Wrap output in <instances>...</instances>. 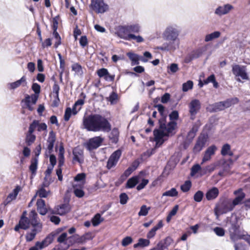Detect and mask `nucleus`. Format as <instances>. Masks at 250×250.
I'll list each match as a JSON object with an SVG mask.
<instances>
[{"label": "nucleus", "instance_id": "f257e3e1", "mask_svg": "<svg viewBox=\"0 0 250 250\" xmlns=\"http://www.w3.org/2000/svg\"><path fill=\"white\" fill-rule=\"evenodd\" d=\"M161 115L159 120V128L155 129L153 131L154 140L156 142L155 147H160L165 142L164 137L169 136V133L174 129L176 123L174 121H170L167 124V116L164 114L165 107L161 104L154 105Z\"/></svg>", "mask_w": 250, "mask_h": 250}, {"label": "nucleus", "instance_id": "f03ea898", "mask_svg": "<svg viewBox=\"0 0 250 250\" xmlns=\"http://www.w3.org/2000/svg\"><path fill=\"white\" fill-rule=\"evenodd\" d=\"M180 32L179 27L176 24H170L167 26L162 33V38L167 42L158 46L157 49L163 51H170L178 48Z\"/></svg>", "mask_w": 250, "mask_h": 250}, {"label": "nucleus", "instance_id": "7ed1b4c3", "mask_svg": "<svg viewBox=\"0 0 250 250\" xmlns=\"http://www.w3.org/2000/svg\"><path fill=\"white\" fill-rule=\"evenodd\" d=\"M83 124L88 131L109 132L111 130V125L107 119L98 114L84 117Z\"/></svg>", "mask_w": 250, "mask_h": 250}, {"label": "nucleus", "instance_id": "20e7f679", "mask_svg": "<svg viewBox=\"0 0 250 250\" xmlns=\"http://www.w3.org/2000/svg\"><path fill=\"white\" fill-rule=\"evenodd\" d=\"M31 218L30 221V227H32L31 231L28 232L25 236L27 242L32 241L35 237L37 233L41 232L42 229V224L38 220V214L34 210H32L29 214Z\"/></svg>", "mask_w": 250, "mask_h": 250}, {"label": "nucleus", "instance_id": "39448f33", "mask_svg": "<svg viewBox=\"0 0 250 250\" xmlns=\"http://www.w3.org/2000/svg\"><path fill=\"white\" fill-rule=\"evenodd\" d=\"M232 72L235 76L236 81L241 82L243 80H248L249 76L247 73V69L246 66L239 64H235L232 66Z\"/></svg>", "mask_w": 250, "mask_h": 250}, {"label": "nucleus", "instance_id": "423d86ee", "mask_svg": "<svg viewBox=\"0 0 250 250\" xmlns=\"http://www.w3.org/2000/svg\"><path fill=\"white\" fill-rule=\"evenodd\" d=\"M89 7L97 14H103L109 9L108 5L104 0H91Z\"/></svg>", "mask_w": 250, "mask_h": 250}, {"label": "nucleus", "instance_id": "0eeeda50", "mask_svg": "<svg viewBox=\"0 0 250 250\" xmlns=\"http://www.w3.org/2000/svg\"><path fill=\"white\" fill-rule=\"evenodd\" d=\"M38 99V95L32 94L29 95L26 94L25 98L21 100V103L23 104L22 107L24 108H27L29 110L32 111L34 109L33 106L35 105Z\"/></svg>", "mask_w": 250, "mask_h": 250}, {"label": "nucleus", "instance_id": "6e6552de", "mask_svg": "<svg viewBox=\"0 0 250 250\" xmlns=\"http://www.w3.org/2000/svg\"><path fill=\"white\" fill-rule=\"evenodd\" d=\"M234 208L231 202L228 201H223L218 204L214 208L215 214L218 216V213L224 214L230 211L233 209Z\"/></svg>", "mask_w": 250, "mask_h": 250}, {"label": "nucleus", "instance_id": "1a4fd4ad", "mask_svg": "<svg viewBox=\"0 0 250 250\" xmlns=\"http://www.w3.org/2000/svg\"><path fill=\"white\" fill-rule=\"evenodd\" d=\"M104 139L101 136H96L90 138L86 143V148L89 151H91L98 148L102 144Z\"/></svg>", "mask_w": 250, "mask_h": 250}, {"label": "nucleus", "instance_id": "9d476101", "mask_svg": "<svg viewBox=\"0 0 250 250\" xmlns=\"http://www.w3.org/2000/svg\"><path fill=\"white\" fill-rule=\"evenodd\" d=\"M189 112L190 115V119L193 120L195 116L201 108V103L197 99L192 100L189 104Z\"/></svg>", "mask_w": 250, "mask_h": 250}, {"label": "nucleus", "instance_id": "9b49d317", "mask_svg": "<svg viewBox=\"0 0 250 250\" xmlns=\"http://www.w3.org/2000/svg\"><path fill=\"white\" fill-rule=\"evenodd\" d=\"M31 218L24 217L23 215L21 216L19 221V224L15 226V230L17 231L20 229L26 230L30 228V221Z\"/></svg>", "mask_w": 250, "mask_h": 250}, {"label": "nucleus", "instance_id": "f8f14e48", "mask_svg": "<svg viewBox=\"0 0 250 250\" xmlns=\"http://www.w3.org/2000/svg\"><path fill=\"white\" fill-rule=\"evenodd\" d=\"M233 9V6L229 4H224L219 6L216 8L214 11L215 14L221 17L223 15H226Z\"/></svg>", "mask_w": 250, "mask_h": 250}, {"label": "nucleus", "instance_id": "ddd939ff", "mask_svg": "<svg viewBox=\"0 0 250 250\" xmlns=\"http://www.w3.org/2000/svg\"><path fill=\"white\" fill-rule=\"evenodd\" d=\"M117 34L120 38L129 41L130 37L129 36L132 34L130 33L128 27L127 25L119 26L117 31Z\"/></svg>", "mask_w": 250, "mask_h": 250}, {"label": "nucleus", "instance_id": "4468645a", "mask_svg": "<svg viewBox=\"0 0 250 250\" xmlns=\"http://www.w3.org/2000/svg\"><path fill=\"white\" fill-rule=\"evenodd\" d=\"M53 240V235H47L42 241H37L34 245L38 250H42L47 247L49 244L52 243Z\"/></svg>", "mask_w": 250, "mask_h": 250}, {"label": "nucleus", "instance_id": "2eb2a0df", "mask_svg": "<svg viewBox=\"0 0 250 250\" xmlns=\"http://www.w3.org/2000/svg\"><path fill=\"white\" fill-rule=\"evenodd\" d=\"M55 141L56 134L53 130H51L49 132V136L47 140V149L48 154H50L52 152Z\"/></svg>", "mask_w": 250, "mask_h": 250}, {"label": "nucleus", "instance_id": "dca6fc26", "mask_svg": "<svg viewBox=\"0 0 250 250\" xmlns=\"http://www.w3.org/2000/svg\"><path fill=\"white\" fill-rule=\"evenodd\" d=\"M33 129V131L34 132L36 128H37V130L39 132L42 131H44L47 130V125L45 123H40L39 120H34L30 124L29 127H31Z\"/></svg>", "mask_w": 250, "mask_h": 250}, {"label": "nucleus", "instance_id": "f3484780", "mask_svg": "<svg viewBox=\"0 0 250 250\" xmlns=\"http://www.w3.org/2000/svg\"><path fill=\"white\" fill-rule=\"evenodd\" d=\"M234 194L238 195L233 199L231 203L233 208H234L235 206L240 204L245 197V194L242 191L241 188H239L237 190L235 191Z\"/></svg>", "mask_w": 250, "mask_h": 250}, {"label": "nucleus", "instance_id": "a211bd4d", "mask_svg": "<svg viewBox=\"0 0 250 250\" xmlns=\"http://www.w3.org/2000/svg\"><path fill=\"white\" fill-rule=\"evenodd\" d=\"M21 190V187L19 186H17L16 188L14 189L13 192L10 193L6 199L3 202V204L4 206H6L9 204L12 201L16 199L17 196Z\"/></svg>", "mask_w": 250, "mask_h": 250}, {"label": "nucleus", "instance_id": "6ab92c4d", "mask_svg": "<svg viewBox=\"0 0 250 250\" xmlns=\"http://www.w3.org/2000/svg\"><path fill=\"white\" fill-rule=\"evenodd\" d=\"M71 207L68 204H62L58 206L56 208V213L60 215H63L69 212Z\"/></svg>", "mask_w": 250, "mask_h": 250}, {"label": "nucleus", "instance_id": "aec40b11", "mask_svg": "<svg viewBox=\"0 0 250 250\" xmlns=\"http://www.w3.org/2000/svg\"><path fill=\"white\" fill-rule=\"evenodd\" d=\"M216 149L217 148L214 145H212L208 147L205 151L204 156L202 159V163H203L210 160L211 156L214 154Z\"/></svg>", "mask_w": 250, "mask_h": 250}, {"label": "nucleus", "instance_id": "412c9836", "mask_svg": "<svg viewBox=\"0 0 250 250\" xmlns=\"http://www.w3.org/2000/svg\"><path fill=\"white\" fill-rule=\"evenodd\" d=\"M37 211L41 215H44L47 212V209L45 207L44 200L42 199H38L37 201Z\"/></svg>", "mask_w": 250, "mask_h": 250}, {"label": "nucleus", "instance_id": "4be33fe9", "mask_svg": "<svg viewBox=\"0 0 250 250\" xmlns=\"http://www.w3.org/2000/svg\"><path fill=\"white\" fill-rule=\"evenodd\" d=\"M26 80L25 76H23L20 80L15 82L8 83V88L11 90L15 89L19 87L22 83H24L23 86H25L26 84Z\"/></svg>", "mask_w": 250, "mask_h": 250}, {"label": "nucleus", "instance_id": "5701e85b", "mask_svg": "<svg viewBox=\"0 0 250 250\" xmlns=\"http://www.w3.org/2000/svg\"><path fill=\"white\" fill-rule=\"evenodd\" d=\"M33 129L31 127H29L28 131L25 137V143L27 146H31L36 140V136L33 134L34 131Z\"/></svg>", "mask_w": 250, "mask_h": 250}, {"label": "nucleus", "instance_id": "b1692460", "mask_svg": "<svg viewBox=\"0 0 250 250\" xmlns=\"http://www.w3.org/2000/svg\"><path fill=\"white\" fill-rule=\"evenodd\" d=\"M219 194V190L216 187L212 188L209 189L206 194V197L208 200H212L215 199Z\"/></svg>", "mask_w": 250, "mask_h": 250}, {"label": "nucleus", "instance_id": "393cba45", "mask_svg": "<svg viewBox=\"0 0 250 250\" xmlns=\"http://www.w3.org/2000/svg\"><path fill=\"white\" fill-rule=\"evenodd\" d=\"M73 160L77 161L79 163H82L83 160L81 158L83 156V151L78 147H75L73 150Z\"/></svg>", "mask_w": 250, "mask_h": 250}, {"label": "nucleus", "instance_id": "a878e982", "mask_svg": "<svg viewBox=\"0 0 250 250\" xmlns=\"http://www.w3.org/2000/svg\"><path fill=\"white\" fill-rule=\"evenodd\" d=\"M119 132L117 128H114L109 133L108 138L112 143L116 144L119 139Z\"/></svg>", "mask_w": 250, "mask_h": 250}, {"label": "nucleus", "instance_id": "bb28decb", "mask_svg": "<svg viewBox=\"0 0 250 250\" xmlns=\"http://www.w3.org/2000/svg\"><path fill=\"white\" fill-rule=\"evenodd\" d=\"M239 101V100L238 98L235 97L227 99L226 100L222 102L224 104V108L225 109H226L230 107L232 105H234L235 104H238Z\"/></svg>", "mask_w": 250, "mask_h": 250}, {"label": "nucleus", "instance_id": "cd10ccee", "mask_svg": "<svg viewBox=\"0 0 250 250\" xmlns=\"http://www.w3.org/2000/svg\"><path fill=\"white\" fill-rule=\"evenodd\" d=\"M211 109H209V111L211 112H217L222 111L225 109L223 102H219L215 103L210 105Z\"/></svg>", "mask_w": 250, "mask_h": 250}, {"label": "nucleus", "instance_id": "c85d7f7f", "mask_svg": "<svg viewBox=\"0 0 250 250\" xmlns=\"http://www.w3.org/2000/svg\"><path fill=\"white\" fill-rule=\"evenodd\" d=\"M64 149L63 146H60L58 155V167H62L63 165L64 161Z\"/></svg>", "mask_w": 250, "mask_h": 250}, {"label": "nucleus", "instance_id": "c756f323", "mask_svg": "<svg viewBox=\"0 0 250 250\" xmlns=\"http://www.w3.org/2000/svg\"><path fill=\"white\" fill-rule=\"evenodd\" d=\"M205 145V141L203 138H199L197 140L194 148L193 151L195 152H200Z\"/></svg>", "mask_w": 250, "mask_h": 250}, {"label": "nucleus", "instance_id": "7c9ffc66", "mask_svg": "<svg viewBox=\"0 0 250 250\" xmlns=\"http://www.w3.org/2000/svg\"><path fill=\"white\" fill-rule=\"evenodd\" d=\"M127 56L131 61V65H138L139 64V56L133 53L128 52Z\"/></svg>", "mask_w": 250, "mask_h": 250}, {"label": "nucleus", "instance_id": "2f4dec72", "mask_svg": "<svg viewBox=\"0 0 250 250\" xmlns=\"http://www.w3.org/2000/svg\"><path fill=\"white\" fill-rule=\"evenodd\" d=\"M72 70L74 71L75 75L82 76L83 72L82 66L78 63H74L72 65Z\"/></svg>", "mask_w": 250, "mask_h": 250}, {"label": "nucleus", "instance_id": "473e14b6", "mask_svg": "<svg viewBox=\"0 0 250 250\" xmlns=\"http://www.w3.org/2000/svg\"><path fill=\"white\" fill-rule=\"evenodd\" d=\"M138 178L137 177H132L127 181L126 188H133L138 183Z\"/></svg>", "mask_w": 250, "mask_h": 250}, {"label": "nucleus", "instance_id": "72a5a7b5", "mask_svg": "<svg viewBox=\"0 0 250 250\" xmlns=\"http://www.w3.org/2000/svg\"><path fill=\"white\" fill-rule=\"evenodd\" d=\"M221 33L219 31H214L210 34L206 36L205 41L206 42L211 41L215 39H217L220 36Z\"/></svg>", "mask_w": 250, "mask_h": 250}, {"label": "nucleus", "instance_id": "f704fd0d", "mask_svg": "<svg viewBox=\"0 0 250 250\" xmlns=\"http://www.w3.org/2000/svg\"><path fill=\"white\" fill-rule=\"evenodd\" d=\"M150 241L149 240L144 238H140L138 242L134 245V248H136L139 247H145L149 245Z\"/></svg>", "mask_w": 250, "mask_h": 250}, {"label": "nucleus", "instance_id": "c9c22d12", "mask_svg": "<svg viewBox=\"0 0 250 250\" xmlns=\"http://www.w3.org/2000/svg\"><path fill=\"white\" fill-rule=\"evenodd\" d=\"M38 162V159L37 158H34L31 160V163L29 167V169L32 172V174L33 175H35L36 173Z\"/></svg>", "mask_w": 250, "mask_h": 250}, {"label": "nucleus", "instance_id": "e433bc0d", "mask_svg": "<svg viewBox=\"0 0 250 250\" xmlns=\"http://www.w3.org/2000/svg\"><path fill=\"white\" fill-rule=\"evenodd\" d=\"M104 219L101 216L100 214L97 213L92 219L91 222L93 226H98L103 221Z\"/></svg>", "mask_w": 250, "mask_h": 250}, {"label": "nucleus", "instance_id": "4c0bfd02", "mask_svg": "<svg viewBox=\"0 0 250 250\" xmlns=\"http://www.w3.org/2000/svg\"><path fill=\"white\" fill-rule=\"evenodd\" d=\"M130 33H138L140 31V26L138 23L127 25Z\"/></svg>", "mask_w": 250, "mask_h": 250}, {"label": "nucleus", "instance_id": "58836bf2", "mask_svg": "<svg viewBox=\"0 0 250 250\" xmlns=\"http://www.w3.org/2000/svg\"><path fill=\"white\" fill-rule=\"evenodd\" d=\"M178 192L174 188L170 190L166 191L163 193V196L175 197L178 195Z\"/></svg>", "mask_w": 250, "mask_h": 250}, {"label": "nucleus", "instance_id": "ea45409f", "mask_svg": "<svg viewBox=\"0 0 250 250\" xmlns=\"http://www.w3.org/2000/svg\"><path fill=\"white\" fill-rule=\"evenodd\" d=\"M191 185V181L189 180H187L185 182L184 184L181 186L180 188L183 192H187L190 190Z\"/></svg>", "mask_w": 250, "mask_h": 250}, {"label": "nucleus", "instance_id": "a19ab883", "mask_svg": "<svg viewBox=\"0 0 250 250\" xmlns=\"http://www.w3.org/2000/svg\"><path fill=\"white\" fill-rule=\"evenodd\" d=\"M193 82L189 80L186 83L183 84L182 90L184 92H187L189 89H191L193 87Z\"/></svg>", "mask_w": 250, "mask_h": 250}, {"label": "nucleus", "instance_id": "79ce46f5", "mask_svg": "<svg viewBox=\"0 0 250 250\" xmlns=\"http://www.w3.org/2000/svg\"><path fill=\"white\" fill-rule=\"evenodd\" d=\"M204 197V193L202 191L198 190L194 195V200L196 202H200Z\"/></svg>", "mask_w": 250, "mask_h": 250}, {"label": "nucleus", "instance_id": "37998d69", "mask_svg": "<svg viewBox=\"0 0 250 250\" xmlns=\"http://www.w3.org/2000/svg\"><path fill=\"white\" fill-rule=\"evenodd\" d=\"M53 35L54 38L56 40V42L54 44V47L57 48L59 45L61 44V38L57 31H54L53 32Z\"/></svg>", "mask_w": 250, "mask_h": 250}, {"label": "nucleus", "instance_id": "c03bdc74", "mask_svg": "<svg viewBox=\"0 0 250 250\" xmlns=\"http://www.w3.org/2000/svg\"><path fill=\"white\" fill-rule=\"evenodd\" d=\"M231 147L230 145L229 144H225L224 145L221 149V154L222 156H226L227 155L229 152L230 150Z\"/></svg>", "mask_w": 250, "mask_h": 250}, {"label": "nucleus", "instance_id": "a18cd8bd", "mask_svg": "<svg viewBox=\"0 0 250 250\" xmlns=\"http://www.w3.org/2000/svg\"><path fill=\"white\" fill-rule=\"evenodd\" d=\"M97 74L100 78H104V79L106 76L108 75V71L107 69L102 68L97 71Z\"/></svg>", "mask_w": 250, "mask_h": 250}, {"label": "nucleus", "instance_id": "49530a36", "mask_svg": "<svg viewBox=\"0 0 250 250\" xmlns=\"http://www.w3.org/2000/svg\"><path fill=\"white\" fill-rule=\"evenodd\" d=\"M49 192V191H47L43 187H42L37 191V194L40 198H46Z\"/></svg>", "mask_w": 250, "mask_h": 250}, {"label": "nucleus", "instance_id": "de8ad7c7", "mask_svg": "<svg viewBox=\"0 0 250 250\" xmlns=\"http://www.w3.org/2000/svg\"><path fill=\"white\" fill-rule=\"evenodd\" d=\"M118 161L115 159L112 158L111 156H110L108 160L107 163V168L109 169L111 168L112 167L115 166L117 163Z\"/></svg>", "mask_w": 250, "mask_h": 250}, {"label": "nucleus", "instance_id": "09e8293b", "mask_svg": "<svg viewBox=\"0 0 250 250\" xmlns=\"http://www.w3.org/2000/svg\"><path fill=\"white\" fill-rule=\"evenodd\" d=\"M120 203L122 205H125L127 202L128 197L125 193H122L120 196Z\"/></svg>", "mask_w": 250, "mask_h": 250}, {"label": "nucleus", "instance_id": "8fccbe9b", "mask_svg": "<svg viewBox=\"0 0 250 250\" xmlns=\"http://www.w3.org/2000/svg\"><path fill=\"white\" fill-rule=\"evenodd\" d=\"M150 208H147L146 205H143L138 213L139 216H146Z\"/></svg>", "mask_w": 250, "mask_h": 250}, {"label": "nucleus", "instance_id": "3c124183", "mask_svg": "<svg viewBox=\"0 0 250 250\" xmlns=\"http://www.w3.org/2000/svg\"><path fill=\"white\" fill-rule=\"evenodd\" d=\"M202 168L199 164H196L193 165L191 168L190 174L191 176L194 175L196 174L200 170L202 171Z\"/></svg>", "mask_w": 250, "mask_h": 250}, {"label": "nucleus", "instance_id": "603ef678", "mask_svg": "<svg viewBox=\"0 0 250 250\" xmlns=\"http://www.w3.org/2000/svg\"><path fill=\"white\" fill-rule=\"evenodd\" d=\"M72 114V109L70 107H67L65 109L64 115V120L65 121H68Z\"/></svg>", "mask_w": 250, "mask_h": 250}, {"label": "nucleus", "instance_id": "864d4df0", "mask_svg": "<svg viewBox=\"0 0 250 250\" xmlns=\"http://www.w3.org/2000/svg\"><path fill=\"white\" fill-rule=\"evenodd\" d=\"M118 95L116 93L112 92L109 96L107 97V100L109 101L111 104H114V102L117 100Z\"/></svg>", "mask_w": 250, "mask_h": 250}, {"label": "nucleus", "instance_id": "5fc2aeb1", "mask_svg": "<svg viewBox=\"0 0 250 250\" xmlns=\"http://www.w3.org/2000/svg\"><path fill=\"white\" fill-rule=\"evenodd\" d=\"M215 169V167L213 165L208 166L205 167H203L202 169V172L203 174L207 173H211Z\"/></svg>", "mask_w": 250, "mask_h": 250}, {"label": "nucleus", "instance_id": "6e6d98bb", "mask_svg": "<svg viewBox=\"0 0 250 250\" xmlns=\"http://www.w3.org/2000/svg\"><path fill=\"white\" fill-rule=\"evenodd\" d=\"M32 89L35 92L34 95L39 96L41 91V86L39 84L37 83H33L32 85Z\"/></svg>", "mask_w": 250, "mask_h": 250}, {"label": "nucleus", "instance_id": "4d7b16f0", "mask_svg": "<svg viewBox=\"0 0 250 250\" xmlns=\"http://www.w3.org/2000/svg\"><path fill=\"white\" fill-rule=\"evenodd\" d=\"M74 193L76 197L79 198H82L84 195V192L83 190L78 188H74Z\"/></svg>", "mask_w": 250, "mask_h": 250}, {"label": "nucleus", "instance_id": "13d9d810", "mask_svg": "<svg viewBox=\"0 0 250 250\" xmlns=\"http://www.w3.org/2000/svg\"><path fill=\"white\" fill-rule=\"evenodd\" d=\"M129 37H130V40L131 39L136 40V42L138 43H140L144 41L143 38L140 35L136 36L133 34L130 35Z\"/></svg>", "mask_w": 250, "mask_h": 250}, {"label": "nucleus", "instance_id": "bf43d9fd", "mask_svg": "<svg viewBox=\"0 0 250 250\" xmlns=\"http://www.w3.org/2000/svg\"><path fill=\"white\" fill-rule=\"evenodd\" d=\"M148 180L146 179H143L142 180V182H141V183H140L137 186V188H136L138 190H140L143 189L146 187V186L148 184Z\"/></svg>", "mask_w": 250, "mask_h": 250}, {"label": "nucleus", "instance_id": "052dcab7", "mask_svg": "<svg viewBox=\"0 0 250 250\" xmlns=\"http://www.w3.org/2000/svg\"><path fill=\"white\" fill-rule=\"evenodd\" d=\"M214 231L219 236H223L225 235L224 229L220 227H216L214 229Z\"/></svg>", "mask_w": 250, "mask_h": 250}, {"label": "nucleus", "instance_id": "680f3d73", "mask_svg": "<svg viewBox=\"0 0 250 250\" xmlns=\"http://www.w3.org/2000/svg\"><path fill=\"white\" fill-rule=\"evenodd\" d=\"M167 68L169 69L170 72L172 73L176 72L179 70L178 64L175 63H171Z\"/></svg>", "mask_w": 250, "mask_h": 250}, {"label": "nucleus", "instance_id": "e2e57ef3", "mask_svg": "<svg viewBox=\"0 0 250 250\" xmlns=\"http://www.w3.org/2000/svg\"><path fill=\"white\" fill-rule=\"evenodd\" d=\"M132 242V238L129 236H127L123 239L122 244L123 246L125 247L131 243Z\"/></svg>", "mask_w": 250, "mask_h": 250}, {"label": "nucleus", "instance_id": "0e129e2a", "mask_svg": "<svg viewBox=\"0 0 250 250\" xmlns=\"http://www.w3.org/2000/svg\"><path fill=\"white\" fill-rule=\"evenodd\" d=\"M122 154V152L120 149H118L114 151L110 156L112 158H113L118 161L121 155Z\"/></svg>", "mask_w": 250, "mask_h": 250}, {"label": "nucleus", "instance_id": "69168bd1", "mask_svg": "<svg viewBox=\"0 0 250 250\" xmlns=\"http://www.w3.org/2000/svg\"><path fill=\"white\" fill-rule=\"evenodd\" d=\"M169 119L171 121L177 120L179 117V113L177 110L172 111L169 115Z\"/></svg>", "mask_w": 250, "mask_h": 250}, {"label": "nucleus", "instance_id": "338daca9", "mask_svg": "<svg viewBox=\"0 0 250 250\" xmlns=\"http://www.w3.org/2000/svg\"><path fill=\"white\" fill-rule=\"evenodd\" d=\"M170 98V95L168 93H166L161 97V102L163 104L167 103Z\"/></svg>", "mask_w": 250, "mask_h": 250}, {"label": "nucleus", "instance_id": "774afa93", "mask_svg": "<svg viewBox=\"0 0 250 250\" xmlns=\"http://www.w3.org/2000/svg\"><path fill=\"white\" fill-rule=\"evenodd\" d=\"M67 233L66 232L62 233L57 238V241L59 243H64L66 239Z\"/></svg>", "mask_w": 250, "mask_h": 250}]
</instances>
